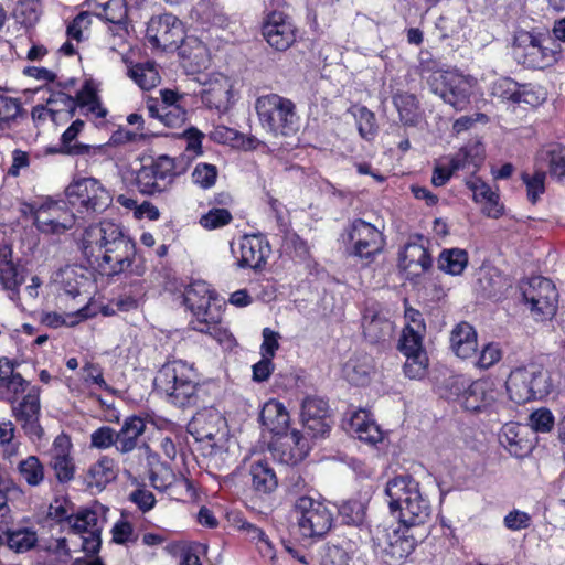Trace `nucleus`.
<instances>
[{
  "label": "nucleus",
  "mask_w": 565,
  "mask_h": 565,
  "mask_svg": "<svg viewBox=\"0 0 565 565\" xmlns=\"http://www.w3.org/2000/svg\"><path fill=\"white\" fill-rule=\"evenodd\" d=\"M388 508L398 514L405 526L424 524L430 516L429 500L420 491L419 482L409 475H399L390 479L385 487Z\"/></svg>",
  "instance_id": "obj_1"
},
{
  "label": "nucleus",
  "mask_w": 565,
  "mask_h": 565,
  "mask_svg": "<svg viewBox=\"0 0 565 565\" xmlns=\"http://www.w3.org/2000/svg\"><path fill=\"white\" fill-rule=\"evenodd\" d=\"M199 381L193 364L172 360L161 366L153 384L156 391L169 403L183 407L195 403Z\"/></svg>",
  "instance_id": "obj_2"
},
{
  "label": "nucleus",
  "mask_w": 565,
  "mask_h": 565,
  "mask_svg": "<svg viewBox=\"0 0 565 565\" xmlns=\"http://www.w3.org/2000/svg\"><path fill=\"white\" fill-rule=\"evenodd\" d=\"M423 66L422 76L426 78L430 90L456 110H465L471 102L477 79L458 70H436L426 75Z\"/></svg>",
  "instance_id": "obj_3"
},
{
  "label": "nucleus",
  "mask_w": 565,
  "mask_h": 565,
  "mask_svg": "<svg viewBox=\"0 0 565 565\" xmlns=\"http://www.w3.org/2000/svg\"><path fill=\"white\" fill-rule=\"evenodd\" d=\"M22 212L32 217L34 227L44 236H61L76 223L75 214L64 200L45 198L24 204Z\"/></svg>",
  "instance_id": "obj_4"
},
{
  "label": "nucleus",
  "mask_w": 565,
  "mask_h": 565,
  "mask_svg": "<svg viewBox=\"0 0 565 565\" xmlns=\"http://www.w3.org/2000/svg\"><path fill=\"white\" fill-rule=\"evenodd\" d=\"M260 126L273 136H291L299 128L295 104L278 94L257 98L255 104Z\"/></svg>",
  "instance_id": "obj_5"
},
{
  "label": "nucleus",
  "mask_w": 565,
  "mask_h": 565,
  "mask_svg": "<svg viewBox=\"0 0 565 565\" xmlns=\"http://www.w3.org/2000/svg\"><path fill=\"white\" fill-rule=\"evenodd\" d=\"M514 53L518 60L531 68L544 70L555 65L563 56L561 44L548 35L518 31L514 35Z\"/></svg>",
  "instance_id": "obj_6"
},
{
  "label": "nucleus",
  "mask_w": 565,
  "mask_h": 565,
  "mask_svg": "<svg viewBox=\"0 0 565 565\" xmlns=\"http://www.w3.org/2000/svg\"><path fill=\"white\" fill-rule=\"evenodd\" d=\"M67 204L79 213L104 212L111 203L109 191L95 178L74 179L65 190Z\"/></svg>",
  "instance_id": "obj_7"
},
{
  "label": "nucleus",
  "mask_w": 565,
  "mask_h": 565,
  "mask_svg": "<svg viewBox=\"0 0 565 565\" xmlns=\"http://www.w3.org/2000/svg\"><path fill=\"white\" fill-rule=\"evenodd\" d=\"M108 508L95 502L68 519V527L79 536L82 550L87 555H95L102 545V531L106 522Z\"/></svg>",
  "instance_id": "obj_8"
},
{
  "label": "nucleus",
  "mask_w": 565,
  "mask_h": 565,
  "mask_svg": "<svg viewBox=\"0 0 565 565\" xmlns=\"http://www.w3.org/2000/svg\"><path fill=\"white\" fill-rule=\"evenodd\" d=\"M450 394L456 396L459 404L469 412H483L497 401L498 391L489 379L469 382L462 375L451 377Z\"/></svg>",
  "instance_id": "obj_9"
},
{
  "label": "nucleus",
  "mask_w": 565,
  "mask_h": 565,
  "mask_svg": "<svg viewBox=\"0 0 565 565\" xmlns=\"http://www.w3.org/2000/svg\"><path fill=\"white\" fill-rule=\"evenodd\" d=\"M523 302L535 320H546L556 311L558 294L552 280L535 276L520 282Z\"/></svg>",
  "instance_id": "obj_10"
},
{
  "label": "nucleus",
  "mask_w": 565,
  "mask_h": 565,
  "mask_svg": "<svg viewBox=\"0 0 565 565\" xmlns=\"http://www.w3.org/2000/svg\"><path fill=\"white\" fill-rule=\"evenodd\" d=\"M341 241L348 254L370 259L380 253L384 245L382 233L371 223L354 220L342 233Z\"/></svg>",
  "instance_id": "obj_11"
},
{
  "label": "nucleus",
  "mask_w": 565,
  "mask_h": 565,
  "mask_svg": "<svg viewBox=\"0 0 565 565\" xmlns=\"http://www.w3.org/2000/svg\"><path fill=\"white\" fill-rule=\"evenodd\" d=\"M299 533L312 539L324 535L332 526V513L322 502L301 497L296 503Z\"/></svg>",
  "instance_id": "obj_12"
},
{
  "label": "nucleus",
  "mask_w": 565,
  "mask_h": 565,
  "mask_svg": "<svg viewBox=\"0 0 565 565\" xmlns=\"http://www.w3.org/2000/svg\"><path fill=\"white\" fill-rule=\"evenodd\" d=\"M426 332L414 329H403L398 349L405 356L404 373L411 380H422L427 374L428 355L424 348Z\"/></svg>",
  "instance_id": "obj_13"
},
{
  "label": "nucleus",
  "mask_w": 565,
  "mask_h": 565,
  "mask_svg": "<svg viewBox=\"0 0 565 565\" xmlns=\"http://www.w3.org/2000/svg\"><path fill=\"white\" fill-rule=\"evenodd\" d=\"M483 160V149L480 145H467L456 154L440 158L434 167L431 183L435 186L445 185L452 174L469 166L478 167Z\"/></svg>",
  "instance_id": "obj_14"
},
{
  "label": "nucleus",
  "mask_w": 565,
  "mask_h": 565,
  "mask_svg": "<svg viewBox=\"0 0 565 565\" xmlns=\"http://www.w3.org/2000/svg\"><path fill=\"white\" fill-rule=\"evenodd\" d=\"M128 237L119 224L104 220L85 230L82 237V249L84 255L90 259Z\"/></svg>",
  "instance_id": "obj_15"
},
{
  "label": "nucleus",
  "mask_w": 565,
  "mask_h": 565,
  "mask_svg": "<svg viewBox=\"0 0 565 565\" xmlns=\"http://www.w3.org/2000/svg\"><path fill=\"white\" fill-rule=\"evenodd\" d=\"M174 162L168 156H160L150 164L142 166L136 174V185L143 194L162 192L173 180Z\"/></svg>",
  "instance_id": "obj_16"
},
{
  "label": "nucleus",
  "mask_w": 565,
  "mask_h": 565,
  "mask_svg": "<svg viewBox=\"0 0 565 565\" xmlns=\"http://www.w3.org/2000/svg\"><path fill=\"white\" fill-rule=\"evenodd\" d=\"M196 81L202 85L200 92L202 103L218 111H225L233 103V83L222 73L201 74Z\"/></svg>",
  "instance_id": "obj_17"
},
{
  "label": "nucleus",
  "mask_w": 565,
  "mask_h": 565,
  "mask_svg": "<svg viewBox=\"0 0 565 565\" xmlns=\"http://www.w3.org/2000/svg\"><path fill=\"white\" fill-rule=\"evenodd\" d=\"M225 428V418L213 407L198 412L188 426L189 433L194 439L199 443H206L211 450L224 438Z\"/></svg>",
  "instance_id": "obj_18"
},
{
  "label": "nucleus",
  "mask_w": 565,
  "mask_h": 565,
  "mask_svg": "<svg viewBox=\"0 0 565 565\" xmlns=\"http://www.w3.org/2000/svg\"><path fill=\"white\" fill-rule=\"evenodd\" d=\"M135 256V242L128 237L88 260L104 275L114 276L125 273L132 265Z\"/></svg>",
  "instance_id": "obj_19"
},
{
  "label": "nucleus",
  "mask_w": 565,
  "mask_h": 565,
  "mask_svg": "<svg viewBox=\"0 0 565 565\" xmlns=\"http://www.w3.org/2000/svg\"><path fill=\"white\" fill-rule=\"evenodd\" d=\"M231 253L241 268H260L270 254L268 242L259 235H245L231 243Z\"/></svg>",
  "instance_id": "obj_20"
},
{
  "label": "nucleus",
  "mask_w": 565,
  "mask_h": 565,
  "mask_svg": "<svg viewBox=\"0 0 565 565\" xmlns=\"http://www.w3.org/2000/svg\"><path fill=\"white\" fill-rule=\"evenodd\" d=\"M185 36L182 21L171 13L153 17L147 28L148 40L164 50L178 47Z\"/></svg>",
  "instance_id": "obj_21"
},
{
  "label": "nucleus",
  "mask_w": 565,
  "mask_h": 565,
  "mask_svg": "<svg viewBox=\"0 0 565 565\" xmlns=\"http://www.w3.org/2000/svg\"><path fill=\"white\" fill-rule=\"evenodd\" d=\"M296 26L292 20L280 11H271L264 18L262 34L277 51H286L296 41Z\"/></svg>",
  "instance_id": "obj_22"
},
{
  "label": "nucleus",
  "mask_w": 565,
  "mask_h": 565,
  "mask_svg": "<svg viewBox=\"0 0 565 565\" xmlns=\"http://www.w3.org/2000/svg\"><path fill=\"white\" fill-rule=\"evenodd\" d=\"M40 394V387L31 386L23 399L13 408L17 422L21 424L25 434L31 438H40L43 433L39 423L41 412Z\"/></svg>",
  "instance_id": "obj_23"
},
{
  "label": "nucleus",
  "mask_w": 565,
  "mask_h": 565,
  "mask_svg": "<svg viewBox=\"0 0 565 565\" xmlns=\"http://www.w3.org/2000/svg\"><path fill=\"white\" fill-rule=\"evenodd\" d=\"M73 445L68 436L58 435L50 449V467L53 469L56 479L66 483L74 479L76 466L72 456Z\"/></svg>",
  "instance_id": "obj_24"
},
{
  "label": "nucleus",
  "mask_w": 565,
  "mask_h": 565,
  "mask_svg": "<svg viewBox=\"0 0 565 565\" xmlns=\"http://www.w3.org/2000/svg\"><path fill=\"white\" fill-rule=\"evenodd\" d=\"M118 471L115 459L107 455H102L83 471L82 480L92 493H100L109 483L117 479Z\"/></svg>",
  "instance_id": "obj_25"
},
{
  "label": "nucleus",
  "mask_w": 565,
  "mask_h": 565,
  "mask_svg": "<svg viewBox=\"0 0 565 565\" xmlns=\"http://www.w3.org/2000/svg\"><path fill=\"white\" fill-rule=\"evenodd\" d=\"M278 436L274 451L275 456H277L281 462L286 465H297L307 457L310 445L308 439L300 434V431L296 429L288 431L287 429Z\"/></svg>",
  "instance_id": "obj_26"
},
{
  "label": "nucleus",
  "mask_w": 565,
  "mask_h": 565,
  "mask_svg": "<svg viewBox=\"0 0 565 565\" xmlns=\"http://www.w3.org/2000/svg\"><path fill=\"white\" fill-rule=\"evenodd\" d=\"M449 348L461 360L476 358L478 352V333L468 322L457 323L449 334Z\"/></svg>",
  "instance_id": "obj_27"
},
{
  "label": "nucleus",
  "mask_w": 565,
  "mask_h": 565,
  "mask_svg": "<svg viewBox=\"0 0 565 565\" xmlns=\"http://www.w3.org/2000/svg\"><path fill=\"white\" fill-rule=\"evenodd\" d=\"M184 305L191 310L194 318L200 320L214 313L211 302L215 292L202 280L193 281L184 291Z\"/></svg>",
  "instance_id": "obj_28"
},
{
  "label": "nucleus",
  "mask_w": 565,
  "mask_h": 565,
  "mask_svg": "<svg viewBox=\"0 0 565 565\" xmlns=\"http://www.w3.org/2000/svg\"><path fill=\"white\" fill-rule=\"evenodd\" d=\"M348 426L349 431L365 444L375 446L384 439L383 430L366 409L353 412Z\"/></svg>",
  "instance_id": "obj_29"
},
{
  "label": "nucleus",
  "mask_w": 565,
  "mask_h": 565,
  "mask_svg": "<svg viewBox=\"0 0 565 565\" xmlns=\"http://www.w3.org/2000/svg\"><path fill=\"white\" fill-rule=\"evenodd\" d=\"M328 405L323 398L308 396L301 405V418L306 428L312 431L313 436L324 435L328 430L323 418L327 414Z\"/></svg>",
  "instance_id": "obj_30"
},
{
  "label": "nucleus",
  "mask_w": 565,
  "mask_h": 565,
  "mask_svg": "<svg viewBox=\"0 0 565 565\" xmlns=\"http://www.w3.org/2000/svg\"><path fill=\"white\" fill-rule=\"evenodd\" d=\"M184 66L192 72L205 68L210 62V53L204 42L194 35H186L178 46Z\"/></svg>",
  "instance_id": "obj_31"
},
{
  "label": "nucleus",
  "mask_w": 565,
  "mask_h": 565,
  "mask_svg": "<svg viewBox=\"0 0 565 565\" xmlns=\"http://www.w3.org/2000/svg\"><path fill=\"white\" fill-rule=\"evenodd\" d=\"M23 281V276L19 274L17 266L11 260V250L4 247L0 250V282L8 291L10 300L17 306H19L20 286Z\"/></svg>",
  "instance_id": "obj_32"
},
{
  "label": "nucleus",
  "mask_w": 565,
  "mask_h": 565,
  "mask_svg": "<svg viewBox=\"0 0 565 565\" xmlns=\"http://www.w3.org/2000/svg\"><path fill=\"white\" fill-rule=\"evenodd\" d=\"M433 260L427 248L418 243H408L399 253V267L418 276L431 267Z\"/></svg>",
  "instance_id": "obj_33"
},
{
  "label": "nucleus",
  "mask_w": 565,
  "mask_h": 565,
  "mask_svg": "<svg viewBox=\"0 0 565 565\" xmlns=\"http://www.w3.org/2000/svg\"><path fill=\"white\" fill-rule=\"evenodd\" d=\"M218 320L220 315L214 312L200 320H191L190 323L193 330L211 335L223 349L232 350L236 345V340Z\"/></svg>",
  "instance_id": "obj_34"
},
{
  "label": "nucleus",
  "mask_w": 565,
  "mask_h": 565,
  "mask_svg": "<svg viewBox=\"0 0 565 565\" xmlns=\"http://www.w3.org/2000/svg\"><path fill=\"white\" fill-rule=\"evenodd\" d=\"M146 430V423L139 416H130L124 420L121 428L116 431V449L120 454L132 451L138 444L139 437Z\"/></svg>",
  "instance_id": "obj_35"
},
{
  "label": "nucleus",
  "mask_w": 565,
  "mask_h": 565,
  "mask_svg": "<svg viewBox=\"0 0 565 565\" xmlns=\"http://www.w3.org/2000/svg\"><path fill=\"white\" fill-rule=\"evenodd\" d=\"M363 333L371 342H379L390 338L393 333V323L382 316L375 308L365 309L362 318Z\"/></svg>",
  "instance_id": "obj_36"
},
{
  "label": "nucleus",
  "mask_w": 565,
  "mask_h": 565,
  "mask_svg": "<svg viewBox=\"0 0 565 565\" xmlns=\"http://www.w3.org/2000/svg\"><path fill=\"white\" fill-rule=\"evenodd\" d=\"M262 424L275 435L288 429L289 414L282 403L276 399L266 402L259 415Z\"/></svg>",
  "instance_id": "obj_37"
},
{
  "label": "nucleus",
  "mask_w": 565,
  "mask_h": 565,
  "mask_svg": "<svg viewBox=\"0 0 565 565\" xmlns=\"http://www.w3.org/2000/svg\"><path fill=\"white\" fill-rule=\"evenodd\" d=\"M249 475L253 489L258 493H271L278 486V478L270 463L257 459L250 463Z\"/></svg>",
  "instance_id": "obj_38"
},
{
  "label": "nucleus",
  "mask_w": 565,
  "mask_h": 565,
  "mask_svg": "<svg viewBox=\"0 0 565 565\" xmlns=\"http://www.w3.org/2000/svg\"><path fill=\"white\" fill-rule=\"evenodd\" d=\"M530 376L526 366L518 367L509 375L507 390L510 398L518 404L532 401Z\"/></svg>",
  "instance_id": "obj_39"
},
{
  "label": "nucleus",
  "mask_w": 565,
  "mask_h": 565,
  "mask_svg": "<svg viewBox=\"0 0 565 565\" xmlns=\"http://www.w3.org/2000/svg\"><path fill=\"white\" fill-rule=\"evenodd\" d=\"M22 116L21 99L10 95L8 89L0 87V129H11Z\"/></svg>",
  "instance_id": "obj_40"
},
{
  "label": "nucleus",
  "mask_w": 565,
  "mask_h": 565,
  "mask_svg": "<svg viewBox=\"0 0 565 565\" xmlns=\"http://www.w3.org/2000/svg\"><path fill=\"white\" fill-rule=\"evenodd\" d=\"M147 108L152 118L159 119L169 128H180L186 120V111L180 105H170L159 108L158 99H150L147 102Z\"/></svg>",
  "instance_id": "obj_41"
},
{
  "label": "nucleus",
  "mask_w": 565,
  "mask_h": 565,
  "mask_svg": "<svg viewBox=\"0 0 565 565\" xmlns=\"http://www.w3.org/2000/svg\"><path fill=\"white\" fill-rule=\"evenodd\" d=\"M96 315V310L90 307L89 303H85L79 309L73 312L66 313H57V312H47L43 316L42 321L50 328H60L63 326L74 327L79 322L94 317Z\"/></svg>",
  "instance_id": "obj_42"
},
{
  "label": "nucleus",
  "mask_w": 565,
  "mask_h": 565,
  "mask_svg": "<svg viewBox=\"0 0 565 565\" xmlns=\"http://www.w3.org/2000/svg\"><path fill=\"white\" fill-rule=\"evenodd\" d=\"M393 104L403 125L416 126L418 124L420 119L419 104L415 95L397 92L393 95Z\"/></svg>",
  "instance_id": "obj_43"
},
{
  "label": "nucleus",
  "mask_w": 565,
  "mask_h": 565,
  "mask_svg": "<svg viewBox=\"0 0 565 565\" xmlns=\"http://www.w3.org/2000/svg\"><path fill=\"white\" fill-rule=\"evenodd\" d=\"M416 541L413 536L407 534V530H393L388 534V544L385 547V553L395 562L405 559L415 550Z\"/></svg>",
  "instance_id": "obj_44"
},
{
  "label": "nucleus",
  "mask_w": 565,
  "mask_h": 565,
  "mask_svg": "<svg viewBox=\"0 0 565 565\" xmlns=\"http://www.w3.org/2000/svg\"><path fill=\"white\" fill-rule=\"evenodd\" d=\"M36 541V533L30 529L3 530L0 527V542L6 543L10 550L17 553L31 550Z\"/></svg>",
  "instance_id": "obj_45"
},
{
  "label": "nucleus",
  "mask_w": 565,
  "mask_h": 565,
  "mask_svg": "<svg viewBox=\"0 0 565 565\" xmlns=\"http://www.w3.org/2000/svg\"><path fill=\"white\" fill-rule=\"evenodd\" d=\"M46 104L54 110V124L65 122L71 119L77 107L75 98L63 92L52 93L46 99Z\"/></svg>",
  "instance_id": "obj_46"
},
{
  "label": "nucleus",
  "mask_w": 565,
  "mask_h": 565,
  "mask_svg": "<svg viewBox=\"0 0 565 565\" xmlns=\"http://www.w3.org/2000/svg\"><path fill=\"white\" fill-rule=\"evenodd\" d=\"M128 76L143 90L152 89L160 83L159 72L150 62L131 65Z\"/></svg>",
  "instance_id": "obj_47"
},
{
  "label": "nucleus",
  "mask_w": 565,
  "mask_h": 565,
  "mask_svg": "<svg viewBox=\"0 0 565 565\" xmlns=\"http://www.w3.org/2000/svg\"><path fill=\"white\" fill-rule=\"evenodd\" d=\"M353 116L359 135L370 141L377 135L376 118L373 111L365 106L354 105L349 109Z\"/></svg>",
  "instance_id": "obj_48"
},
{
  "label": "nucleus",
  "mask_w": 565,
  "mask_h": 565,
  "mask_svg": "<svg viewBox=\"0 0 565 565\" xmlns=\"http://www.w3.org/2000/svg\"><path fill=\"white\" fill-rule=\"evenodd\" d=\"M499 441L515 457H522L527 450L526 441L520 437V426L515 423H508L502 426Z\"/></svg>",
  "instance_id": "obj_49"
},
{
  "label": "nucleus",
  "mask_w": 565,
  "mask_h": 565,
  "mask_svg": "<svg viewBox=\"0 0 565 565\" xmlns=\"http://www.w3.org/2000/svg\"><path fill=\"white\" fill-rule=\"evenodd\" d=\"M438 266L449 275H461L468 266V253L460 248L445 249L439 256Z\"/></svg>",
  "instance_id": "obj_50"
},
{
  "label": "nucleus",
  "mask_w": 565,
  "mask_h": 565,
  "mask_svg": "<svg viewBox=\"0 0 565 565\" xmlns=\"http://www.w3.org/2000/svg\"><path fill=\"white\" fill-rule=\"evenodd\" d=\"M537 159L548 161L551 175L558 180L565 178V146L550 145L544 147L539 151Z\"/></svg>",
  "instance_id": "obj_51"
},
{
  "label": "nucleus",
  "mask_w": 565,
  "mask_h": 565,
  "mask_svg": "<svg viewBox=\"0 0 565 565\" xmlns=\"http://www.w3.org/2000/svg\"><path fill=\"white\" fill-rule=\"evenodd\" d=\"M192 15L202 24L223 26L225 23L216 0H200L194 6Z\"/></svg>",
  "instance_id": "obj_52"
},
{
  "label": "nucleus",
  "mask_w": 565,
  "mask_h": 565,
  "mask_svg": "<svg viewBox=\"0 0 565 565\" xmlns=\"http://www.w3.org/2000/svg\"><path fill=\"white\" fill-rule=\"evenodd\" d=\"M56 280L65 295L76 298L81 296V288L87 279L75 266H66L57 273Z\"/></svg>",
  "instance_id": "obj_53"
},
{
  "label": "nucleus",
  "mask_w": 565,
  "mask_h": 565,
  "mask_svg": "<svg viewBox=\"0 0 565 565\" xmlns=\"http://www.w3.org/2000/svg\"><path fill=\"white\" fill-rule=\"evenodd\" d=\"M529 374L531 375V394L532 399H539L547 396L553 388L547 371L539 365H527Z\"/></svg>",
  "instance_id": "obj_54"
},
{
  "label": "nucleus",
  "mask_w": 565,
  "mask_h": 565,
  "mask_svg": "<svg viewBox=\"0 0 565 565\" xmlns=\"http://www.w3.org/2000/svg\"><path fill=\"white\" fill-rule=\"evenodd\" d=\"M85 122L81 119H76L71 126L62 134L61 143L65 152L72 154H85L89 153L92 147L84 143L72 142L76 139L79 132L83 130Z\"/></svg>",
  "instance_id": "obj_55"
},
{
  "label": "nucleus",
  "mask_w": 565,
  "mask_h": 565,
  "mask_svg": "<svg viewBox=\"0 0 565 565\" xmlns=\"http://www.w3.org/2000/svg\"><path fill=\"white\" fill-rule=\"evenodd\" d=\"M366 499H350L340 509V515L347 524L361 525L366 515Z\"/></svg>",
  "instance_id": "obj_56"
},
{
  "label": "nucleus",
  "mask_w": 565,
  "mask_h": 565,
  "mask_svg": "<svg viewBox=\"0 0 565 565\" xmlns=\"http://www.w3.org/2000/svg\"><path fill=\"white\" fill-rule=\"evenodd\" d=\"M96 15L109 23L121 25L127 20V6L125 0H109L100 6Z\"/></svg>",
  "instance_id": "obj_57"
},
{
  "label": "nucleus",
  "mask_w": 565,
  "mask_h": 565,
  "mask_svg": "<svg viewBox=\"0 0 565 565\" xmlns=\"http://www.w3.org/2000/svg\"><path fill=\"white\" fill-rule=\"evenodd\" d=\"M19 472L30 486H39L44 479V467L35 456H29L19 465Z\"/></svg>",
  "instance_id": "obj_58"
},
{
  "label": "nucleus",
  "mask_w": 565,
  "mask_h": 565,
  "mask_svg": "<svg viewBox=\"0 0 565 565\" xmlns=\"http://www.w3.org/2000/svg\"><path fill=\"white\" fill-rule=\"evenodd\" d=\"M233 220L232 213L224 207H213L199 218V224L207 231H214L228 225Z\"/></svg>",
  "instance_id": "obj_59"
},
{
  "label": "nucleus",
  "mask_w": 565,
  "mask_h": 565,
  "mask_svg": "<svg viewBox=\"0 0 565 565\" xmlns=\"http://www.w3.org/2000/svg\"><path fill=\"white\" fill-rule=\"evenodd\" d=\"M372 365L365 359L360 362L350 360L344 366V374L348 381L354 385H365L369 382Z\"/></svg>",
  "instance_id": "obj_60"
},
{
  "label": "nucleus",
  "mask_w": 565,
  "mask_h": 565,
  "mask_svg": "<svg viewBox=\"0 0 565 565\" xmlns=\"http://www.w3.org/2000/svg\"><path fill=\"white\" fill-rule=\"evenodd\" d=\"M13 15L21 24H34L40 17L39 0H19L13 10Z\"/></svg>",
  "instance_id": "obj_61"
},
{
  "label": "nucleus",
  "mask_w": 565,
  "mask_h": 565,
  "mask_svg": "<svg viewBox=\"0 0 565 565\" xmlns=\"http://www.w3.org/2000/svg\"><path fill=\"white\" fill-rule=\"evenodd\" d=\"M218 171L216 166L205 162H200L192 171V181L201 189H211L217 179Z\"/></svg>",
  "instance_id": "obj_62"
},
{
  "label": "nucleus",
  "mask_w": 565,
  "mask_h": 565,
  "mask_svg": "<svg viewBox=\"0 0 565 565\" xmlns=\"http://www.w3.org/2000/svg\"><path fill=\"white\" fill-rule=\"evenodd\" d=\"M349 553L340 545L326 544L319 551L320 565H348Z\"/></svg>",
  "instance_id": "obj_63"
},
{
  "label": "nucleus",
  "mask_w": 565,
  "mask_h": 565,
  "mask_svg": "<svg viewBox=\"0 0 565 565\" xmlns=\"http://www.w3.org/2000/svg\"><path fill=\"white\" fill-rule=\"evenodd\" d=\"M242 529L246 531L250 541L258 544V550L264 556L269 557L271 561L276 559L274 546L262 529L248 522H245Z\"/></svg>",
  "instance_id": "obj_64"
}]
</instances>
